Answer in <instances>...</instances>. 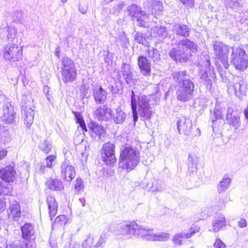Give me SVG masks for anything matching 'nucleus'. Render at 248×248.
Listing matches in <instances>:
<instances>
[{
    "mask_svg": "<svg viewBox=\"0 0 248 248\" xmlns=\"http://www.w3.org/2000/svg\"><path fill=\"white\" fill-rule=\"evenodd\" d=\"M147 18V13H146V15L145 16H141L139 18H136L138 25L142 27H146L147 24L144 20H145Z\"/></svg>",
    "mask_w": 248,
    "mask_h": 248,
    "instance_id": "nucleus-51",
    "label": "nucleus"
},
{
    "mask_svg": "<svg viewBox=\"0 0 248 248\" xmlns=\"http://www.w3.org/2000/svg\"><path fill=\"white\" fill-rule=\"evenodd\" d=\"M121 72L126 82L128 83V81L132 79V72L130 70V65L127 63H123Z\"/></svg>",
    "mask_w": 248,
    "mask_h": 248,
    "instance_id": "nucleus-37",
    "label": "nucleus"
},
{
    "mask_svg": "<svg viewBox=\"0 0 248 248\" xmlns=\"http://www.w3.org/2000/svg\"><path fill=\"white\" fill-rule=\"evenodd\" d=\"M198 50L197 45L188 39H184L178 43V46L172 48L169 52L170 57L176 62L186 61L191 53H195Z\"/></svg>",
    "mask_w": 248,
    "mask_h": 248,
    "instance_id": "nucleus-2",
    "label": "nucleus"
},
{
    "mask_svg": "<svg viewBox=\"0 0 248 248\" xmlns=\"http://www.w3.org/2000/svg\"><path fill=\"white\" fill-rule=\"evenodd\" d=\"M75 189L77 192H80L84 187L83 182L80 177H78L76 180Z\"/></svg>",
    "mask_w": 248,
    "mask_h": 248,
    "instance_id": "nucleus-46",
    "label": "nucleus"
},
{
    "mask_svg": "<svg viewBox=\"0 0 248 248\" xmlns=\"http://www.w3.org/2000/svg\"><path fill=\"white\" fill-rule=\"evenodd\" d=\"M8 214L10 219L17 221L21 215L19 203L16 202L11 205L8 210Z\"/></svg>",
    "mask_w": 248,
    "mask_h": 248,
    "instance_id": "nucleus-23",
    "label": "nucleus"
},
{
    "mask_svg": "<svg viewBox=\"0 0 248 248\" xmlns=\"http://www.w3.org/2000/svg\"><path fill=\"white\" fill-rule=\"evenodd\" d=\"M94 114L99 120L107 121L112 118V111L111 109L103 105L98 107L94 111Z\"/></svg>",
    "mask_w": 248,
    "mask_h": 248,
    "instance_id": "nucleus-17",
    "label": "nucleus"
},
{
    "mask_svg": "<svg viewBox=\"0 0 248 248\" xmlns=\"http://www.w3.org/2000/svg\"><path fill=\"white\" fill-rule=\"evenodd\" d=\"M71 248H80V246L79 244H75Z\"/></svg>",
    "mask_w": 248,
    "mask_h": 248,
    "instance_id": "nucleus-64",
    "label": "nucleus"
},
{
    "mask_svg": "<svg viewBox=\"0 0 248 248\" xmlns=\"http://www.w3.org/2000/svg\"><path fill=\"white\" fill-rule=\"evenodd\" d=\"M195 85L192 81H186L181 85L176 87V95L177 99L181 102H187L193 97Z\"/></svg>",
    "mask_w": 248,
    "mask_h": 248,
    "instance_id": "nucleus-7",
    "label": "nucleus"
},
{
    "mask_svg": "<svg viewBox=\"0 0 248 248\" xmlns=\"http://www.w3.org/2000/svg\"><path fill=\"white\" fill-rule=\"evenodd\" d=\"M16 172L14 167L7 166L0 170V178L5 182H13L16 178Z\"/></svg>",
    "mask_w": 248,
    "mask_h": 248,
    "instance_id": "nucleus-15",
    "label": "nucleus"
},
{
    "mask_svg": "<svg viewBox=\"0 0 248 248\" xmlns=\"http://www.w3.org/2000/svg\"><path fill=\"white\" fill-rule=\"evenodd\" d=\"M226 121L230 125H232L235 129L238 128L241 124L240 113L234 110L231 108L227 110Z\"/></svg>",
    "mask_w": 248,
    "mask_h": 248,
    "instance_id": "nucleus-14",
    "label": "nucleus"
},
{
    "mask_svg": "<svg viewBox=\"0 0 248 248\" xmlns=\"http://www.w3.org/2000/svg\"><path fill=\"white\" fill-rule=\"evenodd\" d=\"M177 126L180 134L189 135L191 133L192 122L189 119L183 117L178 120Z\"/></svg>",
    "mask_w": 248,
    "mask_h": 248,
    "instance_id": "nucleus-16",
    "label": "nucleus"
},
{
    "mask_svg": "<svg viewBox=\"0 0 248 248\" xmlns=\"http://www.w3.org/2000/svg\"><path fill=\"white\" fill-rule=\"evenodd\" d=\"M67 219L64 215H60L57 217L55 220V224H58L60 225H64L66 224Z\"/></svg>",
    "mask_w": 248,
    "mask_h": 248,
    "instance_id": "nucleus-49",
    "label": "nucleus"
},
{
    "mask_svg": "<svg viewBox=\"0 0 248 248\" xmlns=\"http://www.w3.org/2000/svg\"><path fill=\"white\" fill-rule=\"evenodd\" d=\"M208 65H209V74L211 78H214L216 76L215 72L213 69V67L210 65V61L208 62Z\"/></svg>",
    "mask_w": 248,
    "mask_h": 248,
    "instance_id": "nucleus-57",
    "label": "nucleus"
},
{
    "mask_svg": "<svg viewBox=\"0 0 248 248\" xmlns=\"http://www.w3.org/2000/svg\"><path fill=\"white\" fill-rule=\"evenodd\" d=\"M46 186L48 188L53 191H61L64 188L62 181L58 179L48 180Z\"/></svg>",
    "mask_w": 248,
    "mask_h": 248,
    "instance_id": "nucleus-30",
    "label": "nucleus"
},
{
    "mask_svg": "<svg viewBox=\"0 0 248 248\" xmlns=\"http://www.w3.org/2000/svg\"><path fill=\"white\" fill-rule=\"evenodd\" d=\"M150 6L152 8L151 14L156 16L160 15L163 9L162 3L159 1H154L151 3Z\"/></svg>",
    "mask_w": 248,
    "mask_h": 248,
    "instance_id": "nucleus-36",
    "label": "nucleus"
},
{
    "mask_svg": "<svg viewBox=\"0 0 248 248\" xmlns=\"http://www.w3.org/2000/svg\"><path fill=\"white\" fill-rule=\"evenodd\" d=\"M60 169L62 178L67 182L71 181L76 176L75 168L68 160L62 163Z\"/></svg>",
    "mask_w": 248,
    "mask_h": 248,
    "instance_id": "nucleus-13",
    "label": "nucleus"
},
{
    "mask_svg": "<svg viewBox=\"0 0 248 248\" xmlns=\"http://www.w3.org/2000/svg\"><path fill=\"white\" fill-rule=\"evenodd\" d=\"M214 54L216 59L219 60L226 69L228 68V53L232 47L224 44L222 42L215 41L213 44Z\"/></svg>",
    "mask_w": 248,
    "mask_h": 248,
    "instance_id": "nucleus-6",
    "label": "nucleus"
},
{
    "mask_svg": "<svg viewBox=\"0 0 248 248\" xmlns=\"http://www.w3.org/2000/svg\"><path fill=\"white\" fill-rule=\"evenodd\" d=\"M120 164L123 169L127 171L133 170L139 164L140 160L139 152L135 148L129 145L121 148Z\"/></svg>",
    "mask_w": 248,
    "mask_h": 248,
    "instance_id": "nucleus-3",
    "label": "nucleus"
},
{
    "mask_svg": "<svg viewBox=\"0 0 248 248\" xmlns=\"http://www.w3.org/2000/svg\"><path fill=\"white\" fill-rule=\"evenodd\" d=\"M22 238L29 241L32 238L34 235V227L30 223H26L21 227Z\"/></svg>",
    "mask_w": 248,
    "mask_h": 248,
    "instance_id": "nucleus-21",
    "label": "nucleus"
},
{
    "mask_svg": "<svg viewBox=\"0 0 248 248\" xmlns=\"http://www.w3.org/2000/svg\"><path fill=\"white\" fill-rule=\"evenodd\" d=\"M73 113L76 118V122L79 124L83 131L87 132V129L80 113L76 111H73Z\"/></svg>",
    "mask_w": 248,
    "mask_h": 248,
    "instance_id": "nucleus-42",
    "label": "nucleus"
},
{
    "mask_svg": "<svg viewBox=\"0 0 248 248\" xmlns=\"http://www.w3.org/2000/svg\"><path fill=\"white\" fill-rule=\"evenodd\" d=\"M78 10L81 14H85L87 12V7H83L81 5H79L78 7Z\"/></svg>",
    "mask_w": 248,
    "mask_h": 248,
    "instance_id": "nucleus-60",
    "label": "nucleus"
},
{
    "mask_svg": "<svg viewBox=\"0 0 248 248\" xmlns=\"http://www.w3.org/2000/svg\"><path fill=\"white\" fill-rule=\"evenodd\" d=\"M22 112L24 116V123L28 127H30L32 124L34 113L31 108H28L27 107L23 106L22 107Z\"/></svg>",
    "mask_w": 248,
    "mask_h": 248,
    "instance_id": "nucleus-25",
    "label": "nucleus"
},
{
    "mask_svg": "<svg viewBox=\"0 0 248 248\" xmlns=\"http://www.w3.org/2000/svg\"><path fill=\"white\" fill-rule=\"evenodd\" d=\"M201 79H202L207 86L211 87L212 85V80L209 78L208 74L206 72L203 73L201 75Z\"/></svg>",
    "mask_w": 248,
    "mask_h": 248,
    "instance_id": "nucleus-50",
    "label": "nucleus"
},
{
    "mask_svg": "<svg viewBox=\"0 0 248 248\" xmlns=\"http://www.w3.org/2000/svg\"><path fill=\"white\" fill-rule=\"evenodd\" d=\"M93 96L96 103L103 104L107 100V93L102 87L96 88L93 89Z\"/></svg>",
    "mask_w": 248,
    "mask_h": 248,
    "instance_id": "nucleus-22",
    "label": "nucleus"
},
{
    "mask_svg": "<svg viewBox=\"0 0 248 248\" xmlns=\"http://www.w3.org/2000/svg\"><path fill=\"white\" fill-rule=\"evenodd\" d=\"M110 90L112 94L121 93H122V89L117 85L111 86Z\"/></svg>",
    "mask_w": 248,
    "mask_h": 248,
    "instance_id": "nucleus-55",
    "label": "nucleus"
},
{
    "mask_svg": "<svg viewBox=\"0 0 248 248\" xmlns=\"http://www.w3.org/2000/svg\"><path fill=\"white\" fill-rule=\"evenodd\" d=\"M92 246V243L89 242V239H85L82 243V248H90Z\"/></svg>",
    "mask_w": 248,
    "mask_h": 248,
    "instance_id": "nucleus-59",
    "label": "nucleus"
},
{
    "mask_svg": "<svg viewBox=\"0 0 248 248\" xmlns=\"http://www.w3.org/2000/svg\"><path fill=\"white\" fill-rule=\"evenodd\" d=\"M131 106L133 113L134 124L138 121V114L145 120H149L153 113V109L149 104V99L147 96L141 95L136 98L134 92L131 91Z\"/></svg>",
    "mask_w": 248,
    "mask_h": 248,
    "instance_id": "nucleus-1",
    "label": "nucleus"
},
{
    "mask_svg": "<svg viewBox=\"0 0 248 248\" xmlns=\"http://www.w3.org/2000/svg\"><path fill=\"white\" fill-rule=\"evenodd\" d=\"M180 1L184 5L188 7L192 6L194 4L193 0H180Z\"/></svg>",
    "mask_w": 248,
    "mask_h": 248,
    "instance_id": "nucleus-56",
    "label": "nucleus"
},
{
    "mask_svg": "<svg viewBox=\"0 0 248 248\" xmlns=\"http://www.w3.org/2000/svg\"><path fill=\"white\" fill-rule=\"evenodd\" d=\"M144 226H139L135 222H131L130 223H121L118 224L115 232L117 235H124L126 236H129L131 235H137L142 238L141 231L140 230L144 229Z\"/></svg>",
    "mask_w": 248,
    "mask_h": 248,
    "instance_id": "nucleus-5",
    "label": "nucleus"
},
{
    "mask_svg": "<svg viewBox=\"0 0 248 248\" xmlns=\"http://www.w3.org/2000/svg\"><path fill=\"white\" fill-rule=\"evenodd\" d=\"M231 182V178L225 175L217 185V192L220 194L224 192L230 186Z\"/></svg>",
    "mask_w": 248,
    "mask_h": 248,
    "instance_id": "nucleus-32",
    "label": "nucleus"
},
{
    "mask_svg": "<svg viewBox=\"0 0 248 248\" xmlns=\"http://www.w3.org/2000/svg\"><path fill=\"white\" fill-rule=\"evenodd\" d=\"M126 114L120 108L115 109V112L113 115V119L115 123L117 124H123L126 118Z\"/></svg>",
    "mask_w": 248,
    "mask_h": 248,
    "instance_id": "nucleus-33",
    "label": "nucleus"
},
{
    "mask_svg": "<svg viewBox=\"0 0 248 248\" xmlns=\"http://www.w3.org/2000/svg\"><path fill=\"white\" fill-rule=\"evenodd\" d=\"M52 147L51 142L48 140L41 142L38 145L39 149L46 154H48L51 151Z\"/></svg>",
    "mask_w": 248,
    "mask_h": 248,
    "instance_id": "nucleus-38",
    "label": "nucleus"
},
{
    "mask_svg": "<svg viewBox=\"0 0 248 248\" xmlns=\"http://www.w3.org/2000/svg\"><path fill=\"white\" fill-rule=\"evenodd\" d=\"M214 246L216 248H225V244L219 239H217L214 244Z\"/></svg>",
    "mask_w": 248,
    "mask_h": 248,
    "instance_id": "nucleus-53",
    "label": "nucleus"
},
{
    "mask_svg": "<svg viewBox=\"0 0 248 248\" xmlns=\"http://www.w3.org/2000/svg\"><path fill=\"white\" fill-rule=\"evenodd\" d=\"M5 130V127L4 126H0V136H2V133L1 132H2L4 133L3 131Z\"/></svg>",
    "mask_w": 248,
    "mask_h": 248,
    "instance_id": "nucleus-63",
    "label": "nucleus"
},
{
    "mask_svg": "<svg viewBox=\"0 0 248 248\" xmlns=\"http://www.w3.org/2000/svg\"><path fill=\"white\" fill-rule=\"evenodd\" d=\"M56 160V156L54 155L48 156L46 159V164L47 168H50L54 165Z\"/></svg>",
    "mask_w": 248,
    "mask_h": 248,
    "instance_id": "nucleus-48",
    "label": "nucleus"
},
{
    "mask_svg": "<svg viewBox=\"0 0 248 248\" xmlns=\"http://www.w3.org/2000/svg\"><path fill=\"white\" fill-rule=\"evenodd\" d=\"M149 38L147 35L140 32H137L134 36L135 41L139 44L142 45L146 44L147 39Z\"/></svg>",
    "mask_w": 248,
    "mask_h": 248,
    "instance_id": "nucleus-43",
    "label": "nucleus"
},
{
    "mask_svg": "<svg viewBox=\"0 0 248 248\" xmlns=\"http://www.w3.org/2000/svg\"><path fill=\"white\" fill-rule=\"evenodd\" d=\"M127 9L128 11V15L134 18H139L141 16H145L146 15V12L142 11L141 8L135 4L129 6Z\"/></svg>",
    "mask_w": 248,
    "mask_h": 248,
    "instance_id": "nucleus-28",
    "label": "nucleus"
},
{
    "mask_svg": "<svg viewBox=\"0 0 248 248\" xmlns=\"http://www.w3.org/2000/svg\"><path fill=\"white\" fill-rule=\"evenodd\" d=\"M46 202L49 209V217L52 219V217H55L57 213L58 204L55 199L51 196L47 197Z\"/></svg>",
    "mask_w": 248,
    "mask_h": 248,
    "instance_id": "nucleus-29",
    "label": "nucleus"
},
{
    "mask_svg": "<svg viewBox=\"0 0 248 248\" xmlns=\"http://www.w3.org/2000/svg\"><path fill=\"white\" fill-rule=\"evenodd\" d=\"M62 76L64 83L72 81L77 76V70L74 62L67 57L62 59Z\"/></svg>",
    "mask_w": 248,
    "mask_h": 248,
    "instance_id": "nucleus-8",
    "label": "nucleus"
},
{
    "mask_svg": "<svg viewBox=\"0 0 248 248\" xmlns=\"http://www.w3.org/2000/svg\"><path fill=\"white\" fill-rule=\"evenodd\" d=\"M238 225L240 228H244L247 226V223L245 219L241 218L238 223Z\"/></svg>",
    "mask_w": 248,
    "mask_h": 248,
    "instance_id": "nucleus-58",
    "label": "nucleus"
},
{
    "mask_svg": "<svg viewBox=\"0 0 248 248\" xmlns=\"http://www.w3.org/2000/svg\"><path fill=\"white\" fill-rule=\"evenodd\" d=\"M154 32L157 34L156 37H159L162 39L164 38L167 34L165 29L162 27H156L154 29Z\"/></svg>",
    "mask_w": 248,
    "mask_h": 248,
    "instance_id": "nucleus-45",
    "label": "nucleus"
},
{
    "mask_svg": "<svg viewBox=\"0 0 248 248\" xmlns=\"http://www.w3.org/2000/svg\"><path fill=\"white\" fill-rule=\"evenodd\" d=\"M4 207V202L0 200V212L3 210Z\"/></svg>",
    "mask_w": 248,
    "mask_h": 248,
    "instance_id": "nucleus-62",
    "label": "nucleus"
},
{
    "mask_svg": "<svg viewBox=\"0 0 248 248\" xmlns=\"http://www.w3.org/2000/svg\"><path fill=\"white\" fill-rule=\"evenodd\" d=\"M0 116L3 121L9 124L15 122L16 112L11 102H6L3 105L2 109L0 110Z\"/></svg>",
    "mask_w": 248,
    "mask_h": 248,
    "instance_id": "nucleus-12",
    "label": "nucleus"
},
{
    "mask_svg": "<svg viewBox=\"0 0 248 248\" xmlns=\"http://www.w3.org/2000/svg\"><path fill=\"white\" fill-rule=\"evenodd\" d=\"M140 231L142 233V238L145 240L165 241L170 237V234L166 232L155 233L153 229L147 227H144V229L140 230Z\"/></svg>",
    "mask_w": 248,
    "mask_h": 248,
    "instance_id": "nucleus-11",
    "label": "nucleus"
},
{
    "mask_svg": "<svg viewBox=\"0 0 248 248\" xmlns=\"http://www.w3.org/2000/svg\"><path fill=\"white\" fill-rule=\"evenodd\" d=\"M28 242L23 238L19 240H16L10 245V248H28Z\"/></svg>",
    "mask_w": 248,
    "mask_h": 248,
    "instance_id": "nucleus-40",
    "label": "nucleus"
},
{
    "mask_svg": "<svg viewBox=\"0 0 248 248\" xmlns=\"http://www.w3.org/2000/svg\"><path fill=\"white\" fill-rule=\"evenodd\" d=\"M212 224L213 229L211 231L214 232H218L221 228L226 225L224 216L220 215L218 217H215Z\"/></svg>",
    "mask_w": 248,
    "mask_h": 248,
    "instance_id": "nucleus-31",
    "label": "nucleus"
},
{
    "mask_svg": "<svg viewBox=\"0 0 248 248\" xmlns=\"http://www.w3.org/2000/svg\"><path fill=\"white\" fill-rule=\"evenodd\" d=\"M188 167L193 169V171L197 169L196 164L193 157L190 155L188 156Z\"/></svg>",
    "mask_w": 248,
    "mask_h": 248,
    "instance_id": "nucleus-52",
    "label": "nucleus"
},
{
    "mask_svg": "<svg viewBox=\"0 0 248 248\" xmlns=\"http://www.w3.org/2000/svg\"><path fill=\"white\" fill-rule=\"evenodd\" d=\"M199 232V228L198 227H194L191 228L188 232H181L180 233L176 234L172 238L173 243L178 246L182 245V239L183 238H189L193 236L195 233Z\"/></svg>",
    "mask_w": 248,
    "mask_h": 248,
    "instance_id": "nucleus-18",
    "label": "nucleus"
},
{
    "mask_svg": "<svg viewBox=\"0 0 248 248\" xmlns=\"http://www.w3.org/2000/svg\"><path fill=\"white\" fill-rule=\"evenodd\" d=\"M12 21L15 23H22L24 20L23 14L20 10H14L11 16Z\"/></svg>",
    "mask_w": 248,
    "mask_h": 248,
    "instance_id": "nucleus-39",
    "label": "nucleus"
},
{
    "mask_svg": "<svg viewBox=\"0 0 248 248\" xmlns=\"http://www.w3.org/2000/svg\"><path fill=\"white\" fill-rule=\"evenodd\" d=\"M2 52L6 60L17 62L22 59V47L16 44L9 43L5 45L3 47Z\"/></svg>",
    "mask_w": 248,
    "mask_h": 248,
    "instance_id": "nucleus-9",
    "label": "nucleus"
},
{
    "mask_svg": "<svg viewBox=\"0 0 248 248\" xmlns=\"http://www.w3.org/2000/svg\"><path fill=\"white\" fill-rule=\"evenodd\" d=\"M138 65L142 75L144 76H149L151 75V65L145 56L139 57Z\"/></svg>",
    "mask_w": 248,
    "mask_h": 248,
    "instance_id": "nucleus-20",
    "label": "nucleus"
},
{
    "mask_svg": "<svg viewBox=\"0 0 248 248\" xmlns=\"http://www.w3.org/2000/svg\"><path fill=\"white\" fill-rule=\"evenodd\" d=\"M91 136L94 140L102 139L104 137L105 130L104 127L94 122L91 123L89 124Z\"/></svg>",
    "mask_w": 248,
    "mask_h": 248,
    "instance_id": "nucleus-19",
    "label": "nucleus"
},
{
    "mask_svg": "<svg viewBox=\"0 0 248 248\" xmlns=\"http://www.w3.org/2000/svg\"><path fill=\"white\" fill-rule=\"evenodd\" d=\"M244 0H225V4L227 8L237 10L243 6Z\"/></svg>",
    "mask_w": 248,
    "mask_h": 248,
    "instance_id": "nucleus-34",
    "label": "nucleus"
},
{
    "mask_svg": "<svg viewBox=\"0 0 248 248\" xmlns=\"http://www.w3.org/2000/svg\"><path fill=\"white\" fill-rule=\"evenodd\" d=\"M222 115L220 110L217 108H215L213 110V113L211 114V118L212 121L214 123L217 119L221 118Z\"/></svg>",
    "mask_w": 248,
    "mask_h": 248,
    "instance_id": "nucleus-47",
    "label": "nucleus"
},
{
    "mask_svg": "<svg viewBox=\"0 0 248 248\" xmlns=\"http://www.w3.org/2000/svg\"><path fill=\"white\" fill-rule=\"evenodd\" d=\"M232 88L233 89L235 94L239 97L240 95L245 94L247 91V85L245 81L241 80L234 83L232 87L229 88V90H231Z\"/></svg>",
    "mask_w": 248,
    "mask_h": 248,
    "instance_id": "nucleus-27",
    "label": "nucleus"
},
{
    "mask_svg": "<svg viewBox=\"0 0 248 248\" xmlns=\"http://www.w3.org/2000/svg\"><path fill=\"white\" fill-rule=\"evenodd\" d=\"M147 55L154 62H157L160 60L159 51L154 47L148 48Z\"/></svg>",
    "mask_w": 248,
    "mask_h": 248,
    "instance_id": "nucleus-41",
    "label": "nucleus"
},
{
    "mask_svg": "<svg viewBox=\"0 0 248 248\" xmlns=\"http://www.w3.org/2000/svg\"><path fill=\"white\" fill-rule=\"evenodd\" d=\"M231 63L237 69L243 70L248 66V57L245 51L240 47L234 46L231 48Z\"/></svg>",
    "mask_w": 248,
    "mask_h": 248,
    "instance_id": "nucleus-4",
    "label": "nucleus"
},
{
    "mask_svg": "<svg viewBox=\"0 0 248 248\" xmlns=\"http://www.w3.org/2000/svg\"><path fill=\"white\" fill-rule=\"evenodd\" d=\"M165 188V185L164 183L161 181H157L155 182V186L151 187L150 190L152 191H162Z\"/></svg>",
    "mask_w": 248,
    "mask_h": 248,
    "instance_id": "nucleus-44",
    "label": "nucleus"
},
{
    "mask_svg": "<svg viewBox=\"0 0 248 248\" xmlns=\"http://www.w3.org/2000/svg\"><path fill=\"white\" fill-rule=\"evenodd\" d=\"M173 78L177 85H181L183 83L186 81H191L189 78V76L186 71H180L174 72L172 74Z\"/></svg>",
    "mask_w": 248,
    "mask_h": 248,
    "instance_id": "nucleus-24",
    "label": "nucleus"
},
{
    "mask_svg": "<svg viewBox=\"0 0 248 248\" xmlns=\"http://www.w3.org/2000/svg\"><path fill=\"white\" fill-rule=\"evenodd\" d=\"M7 32V39L8 41L12 42L16 37L17 29L13 25H7L5 28Z\"/></svg>",
    "mask_w": 248,
    "mask_h": 248,
    "instance_id": "nucleus-35",
    "label": "nucleus"
},
{
    "mask_svg": "<svg viewBox=\"0 0 248 248\" xmlns=\"http://www.w3.org/2000/svg\"><path fill=\"white\" fill-rule=\"evenodd\" d=\"M7 152L4 149L0 150V160L2 159L7 155Z\"/></svg>",
    "mask_w": 248,
    "mask_h": 248,
    "instance_id": "nucleus-61",
    "label": "nucleus"
},
{
    "mask_svg": "<svg viewBox=\"0 0 248 248\" xmlns=\"http://www.w3.org/2000/svg\"><path fill=\"white\" fill-rule=\"evenodd\" d=\"M101 156L105 163L110 166H112L116 162L115 155V146L113 143L108 142L103 146Z\"/></svg>",
    "mask_w": 248,
    "mask_h": 248,
    "instance_id": "nucleus-10",
    "label": "nucleus"
},
{
    "mask_svg": "<svg viewBox=\"0 0 248 248\" xmlns=\"http://www.w3.org/2000/svg\"><path fill=\"white\" fill-rule=\"evenodd\" d=\"M9 192V190L7 187L3 186L2 183L0 181V195L7 194Z\"/></svg>",
    "mask_w": 248,
    "mask_h": 248,
    "instance_id": "nucleus-54",
    "label": "nucleus"
},
{
    "mask_svg": "<svg viewBox=\"0 0 248 248\" xmlns=\"http://www.w3.org/2000/svg\"><path fill=\"white\" fill-rule=\"evenodd\" d=\"M172 31L176 34L185 37L189 35L190 29L186 25L175 24L172 26Z\"/></svg>",
    "mask_w": 248,
    "mask_h": 248,
    "instance_id": "nucleus-26",
    "label": "nucleus"
}]
</instances>
